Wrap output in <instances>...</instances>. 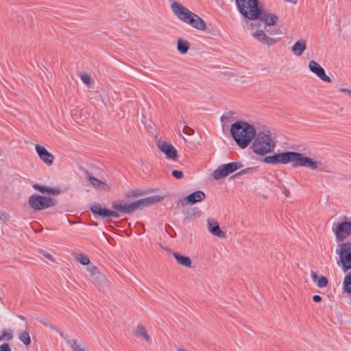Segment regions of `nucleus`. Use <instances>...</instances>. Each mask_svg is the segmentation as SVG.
Wrapping results in <instances>:
<instances>
[{"mask_svg":"<svg viewBox=\"0 0 351 351\" xmlns=\"http://www.w3.org/2000/svg\"><path fill=\"white\" fill-rule=\"evenodd\" d=\"M49 191H46L47 193H51L53 195H58L60 193V190L57 189H49L48 188Z\"/></svg>","mask_w":351,"mask_h":351,"instance_id":"obj_41","label":"nucleus"},{"mask_svg":"<svg viewBox=\"0 0 351 351\" xmlns=\"http://www.w3.org/2000/svg\"><path fill=\"white\" fill-rule=\"evenodd\" d=\"M230 132L238 145L247 147L256 135L255 128L250 124L239 121L231 125Z\"/></svg>","mask_w":351,"mask_h":351,"instance_id":"obj_3","label":"nucleus"},{"mask_svg":"<svg viewBox=\"0 0 351 351\" xmlns=\"http://www.w3.org/2000/svg\"><path fill=\"white\" fill-rule=\"evenodd\" d=\"M13 337V334L11 330H3L0 335V341H9Z\"/></svg>","mask_w":351,"mask_h":351,"instance_id":"obj_32","label":"nucleus"},{"mask_svg":"<svg viewBox=\"0 0 351 351\" xmlns=\"http://www.w3.org/2000/svg\"><path fill=\"white\" fill-rule=\"evenodd\" d=\"M322 163L312 158L304 156L302 154L293 152L292 167H306L311 170H321Z\"/></svg>","mask_w":351,"mask_h":351,"instance_id":"obj_6","label":"nucleus"},{"mask_svg":"<svg viewBox=\"0 0 351 351\" xmlns=\"http://www.w3.org/2000/svg\"><path fill=\"white\" fill-rule=\"evenodd\" d=\"M87 179L91 186L96 190L101 192L108 193L111 191V186L105 180H99L87 173Z\"/></svg>","mask_w":351,"mask_h":351,"instance_id":"obj_14","label":"nucleus"},{"mask_svg":"<svg viewBox=\"0 0 351 351\" xmlns=\"http://www.w3.org/2000/svg\"><path fill=\"white\" fill-rule=\"evenodd\" d=\"M43 255L46 258H47L48 260H49V261H51L52 262H55L56 261L54 257L51 254H49L48 252H43Z\"/></svg>","mask_w":351,"mask_h":351,"instance_id":"obj_39","label":"nucleus"},{"mask_svg":"<svg viewBox=\"0 0 351 351\" xmlns=\"http://www.w3.org/2000/svg\"><path fill=\"white\" fill-rule=\"evenodd\" d=\"M73 256L75 260L83 265H88L90 262L89 258L84 254L77 253L74 254Z\"/></svg>","mask_w":351,"mask_h":351,"instance_id":"obj_28","label":"nucleus"},{"mask_svg":"<svg viewBox=\"0 0 351 351\" xmlns=\"http://www.w3.org/2000/svg\"><path fill=\"white\" fill-rule=\"evenodd\" d=\"M72 351H88V349L84 342L82 340L71 339L67 341Z\"/></svg>","mask_w":351,"mask_h":351,"instance_id":"obj_21","label":"nucleus"},{"mask_svg":"<svg viewBox=\"0 0 351 351\" xmlns=\"http://www.w3.org/2000/svg\"><path fill=\"white\" fill-rule=\"evenodd\" d=\"M343 289L346 293H351V271L344 278L343 282Z\"/></svg>","mask_w":351,"mask_h":351,"instance_id":"obj_30","label":"nucleus"},{"mask_svg":"<svg viewBox=\"0 0 351 351\" xmlns=\"http://www.w3.org/2000/svg\"><path fill=\"white\" fill-rule=\"evenodd\" d=\"M339 261L344 271L351 269V241H346L339 244L336 249Z\"/></svg>","mask_w":351,"mask_h":351,"instance_id":"obj_7","label":"nucleus"},{"mask_svg":"<svg viewBox=\"0 0 351 351\" xmlns=\"http://www.w3.org/2000/svg\"><path fill=\"white\" fill-rule=\"evenodd\" d=\"M87 271L90 274V278H93L95 276H96L97 274L100 273V271L97 267L95 266H91L88 268H87Z\"/></svg>","mask_w":351,"mask_h":351,"instance_id":"obj_33","label":"nucleus"},{"mask_svg":"<svg viewBox=\"0 0 351 351\" xmlns=\"http://www.w3.org/2000/svg\"><path fill=\"white\" fill-rule=\"evenodd\" d=\"M339 91L346 93L351 98V89L341 88Z\"/></svg>","mask_w":351,"mask_h":351,"instance_id":"obj_42","label":"nucleus"},{"mask_svg":"<svg viewBox=\"0 0 351 351\" xmlns=\"http://www.w3.org/2000/svg\"><path fill=\"white\" fill-rule=\"evenodd\" d=\"M250 146L253 152L259 156H265L272 152L276 147V142L269 132H260L254 138Z\"/></svg>","mask_w":351,"mask_h":351,"instance_id":"obj_4","label":"nucleus"},{"mask_svg":"<svg viewBox=\"0 0 351 351\" xmlns=\"http://www.w3.org/2000/svg\"><path fill=\"white\" fill-rule=\"evenodd\" d=\"M224 168V170L226 171L227 174L230 173L239 169L243 167V164L241 162H234L228 164H225L222 165Z\"/></svg>","mask_w":351,"mask_h":351,"instance_id":"obj_27","label":"nucleus"},{"mask_svg":"<svg viewBox=\"0 0 351 351\" xmlns=\"http://www.w3.org/2000/svg\"><path fill=\"white\" fill-rule=\"evenodd\" d=\"M293 152H287L280 154H275L273 156H266L264 162L268 164H287L293 162Z\"/></svg>","mask_w":351,"mask_h":351,"instance_id":"obj_11","label":"nucleus"},{"mask_svg":"<svg viewBox=\"0 0 351 351\" xmlns=\"http://www.w3.org/2000/svg\"><path fill=\"white\" fill-rule=\"evenodd\" d=\"M256 19L263 22L265 25L267 26L275 25L278 21V17L274 14L263 12L259 10V14Z\"/></svg>","mask_w":351,"mask_h":351,"instance_id":"obj_19","label":"nucleus"},{"mask_svg":"<svg viewBox=\"0 0 351 351\" xmlns=\"http://www.w3.org/2000/svg\"><path fill=\"white\" fill-rule=\"evenodd\" d=\"M91 211L101 218H118L119 215L117 212L110 210L102 208L99 204H94L90 208Z\"/></svg>","mask_w":351,"mask_h":351,"instance_id":"obj_16","label":"nucleus"},{"mask_svg":"<svg viewBox=\"0 0 351 351\" xmlns=\"http://www.w3.org/2000/svg\"><path fill=\"white\" fill-rule=\"evenodd\" d=\"M141 192H138V191H134L132 193V196L133 197H138V196H141Z\"/></svg>","mask_w":351,"mask_h":351,"instance_id":"obj_45","label":"nucleus"},{"mask_svg":"<svg viewBox=\"0 0 351 351\" xmlns=\"http://www.w3.org/2000/svg\"><path fill=\"white\" fill-rule=\"evenodd\" d=\"M308 69L322 81L326 82H331V79L326 74L324 69L316 61L311 60L308 63Z\"/></svg>","mask_w":351,"mask_h":351,"instance_id":"obj_15","label":"nucleus"},{"mask_svg":"<svg viewBox=\"0 0 351 351\" xmlns=\"http://www.w3.org/2000/svg\"><path fill=\"white\" fill-rule=\"evenodd\" d=\"M311 276L313 281L316 283L319 288H325L328 285V280L325 276H319L315 271H313L311 272Z\"/></svg>","mask_w":351,"mask_h":351,"instance_id":"obj_24","label":"nucleus"},{"mask_svg":"<svg viewBox=\"0 0 351 351\" xmlns=\"http://www.w3.org/2000/svg\"><path fill=\"white\" fill-rule=\"evenodd\" d=\"M313 300L315 302H319L322 300V297L318 295H315L313 296Z\"/></svg>","mask_w":351,"mask_h":351,"instance_id":"obj_43","label":"nucleus"},{"mask_svg":"<svg viewBox=\"0 0 351 351\" xmlns=\"http://www.w3.org/2000/svg\"><path fill=\"white\" fill-rule=\"evenodd\" d=\"M173 256L180 265L186 268L192 267V261L189 256L182 255L178 252H173Z\"/></svg>","mask_w":351,"mask_h":351,"instance_id":"obj_22","label":"nucleus"},{"mask_svg":"<svg viewBox=\"0 0 351 351\" xmlns=\"http://www.w3.org/2000/svg\"><path fill=\"white\" fill-rule=\"evenodd\" d=\"M35 149L40 159L42 160L45 165L51 166L53 164L54 157L45 147L37 144L35 145Z\"/></svg>","mask_w":351,"mask_h":351,"instance_id":"obj_17","label":"nucleus"},{"mask_svg":"<svg viewBox=\"0 0 351 351\" xmlns=\"http://www.w3.org/2000/svg\"><path fill=\"white\" fill-rule=\"evenodd\" d=\"M82 81L86 85H88L91 82V78L87 73H83L80 75Z\"/></svg>","mask_w":351,"mask_h":351,"instance_id":"obj_34","label":"nucleus"},{"mask_svg":"<svg viewBox=\"0 0 351 351\" xmlns=\"http://www.w3.org/2000/svg\"><path fill=\"white\" fill-rule=\"evenodd\" d=\"M239 12L247 19L256 20L259 14L258 0H235Z\"/></svg>","mask_w":351,"mask_h":351,"instance_id":"obj_5","label":"nucleus"},{"mask_svg":"<svg viewBox=\"0 0 351 351\" xmlns=\"http://www.w3.org/2000/svg\"><path fill=\"white\" fill-rule=\"evenodd\" d=\"M19 338L25 346H29L31 343V339L29 332L27 331L20 332Z\"/></svg>","mask_w":351,"mask_h":351,"instance_id":"obj_31","label":"nucleus"},{"mask_svg":"<svg viewBox=\"0 0 351 351\" xmlns=\"http://www.w3.org/2000/svg\"><path fill=\"white\" fill-rule=\"evenodd\" d=\"M90 280L99 291H104L109 287L108 280L101 272Z\"/></svg>","mask_w":351,"mask_h":351,"instance_id":"obj_20","label":"nucleus"},{"mask_svg":"<svg viewBox=\"0 0 351 351\" xmlns=\"http://www.w3.org/2000/svg\"><path fill=\"white\" fill-rule=\"evenodd\" d=\"M213 176L215 180H218L222 178L226 177L228 174L221 165L214 171Z\"/></svg>","mask_w":351,"mask_h":351,"instance_id":"obj_29","label":"nucleus"},{"mask_svg":"<svg viewBox=\"0 0 351 351\" xmlns=\"http://www.w3.org/2000/svg\"><path fill=\"white\" fill-rule=\"evenodd\" d=\"M306 49V43L304 40L300 39L291 47V51L296 56H302V53Z\"/></svg>","mask_w":351,"mask_h":351,"instance_id":"obj_23","label":"nucleus"},{"mask_svg":"<svg viewBox=\"0 0 351 351\" xmlns=\"http://www.w3.org/2000/svg\"><path fill=\"white\" fill-rule=\"evenodd\" d=\"M34 189L36 190H38V191L41 193H46V191H49L48 188H45L44 186H40L39 184H34L33 185Z\"/></svg>","mask_w":351,"mask_h":351,"instance_id":"obj_35","label":"nucleus"},{"mask_svg":"<svg viewBox=\"0 0 351 351\" xmlns=\"http://www.w3.org/2000/svg\"><path fill=\"white\" fill-rule=\"evenodd\" d=\"M170 8L173 14L180 21L198 30L206 29V23L204 20L182 3L173 1L171 3Z\"/></svg>","mask_w":351,"mask_h":351,"instance_id":"obj_1","label":"nucleus"},{"mask_svg":"<svg viewBox=\"0 0 351 351\" xmlns=\"http://www.w3.org/2000/svg\"><path fill=\"white\" fill-rule=\"evenodd\" d=\"M28 204L34 210H40L54 206L56 201L49 197L32 195L28 199Z\"/></svg>","mask_w":351,"mask_h":351,"instance_id":"obj_9","label":"nucleus"},{"mask_svg":"<svg viewBox=\"0 0 351 351\" xmlns=\"http://www.w3.org/2000/svg\"><path fill=\"white\" fill-rule=\"evenodd\" d=\"M157 146L165 154L167 158L172 160L178 159V152L171 143L167 141H161L157 143Z\"/></svg>","mask_w":351,"mask_h":351,"instance_id":"obj_12","label":"nucleus"},{"mask_svg":"<svg viewBox=\"0 0 351 351\" xmlns=\"http://www.w3.org/2000/svg\"><path fill=\"white\" fill-rule=\"evenodd\" d=\"M326 172H327V173H332L331 171H326Z\"/></svg>","mask_w":351,"mask_h":351,"instance_id":"obj_48","label":"nucleus"},{"mask_svg":"<svg viewBox=\"0 0 351 351\" xmlns=\"http://www.w3.org/2000/svg\"><path fill=\"white\" fill-rule=\"evenodd\" d=\"M0 351H11L10 346L8 343H3L0 346Z\"/></svg>","mask_w":351,"mask_h":351,"instance_id":"obj_37","label":"nucleus"},{"mask_svg":"<svg viewBox=\"0 0 351 351\" xmlns=\"http://www.w3.org/2000/svg\"><path fill=\"white\" fill-rule=\"evenodd\" d=\"M172 176L177 179H181L183 177V173L181 171L173 170L172 171Z\"/></svg>","mask_w":351,"mask_h":351,"instance_id":"obj_36","label":"nucleus"},{"mask_svg":"<svg viewBox=\"0 0 351 351\" xmlns=\"http://www.w3.org/2000/svg\"><path fill=\"white\" fill-rule=\"evenodd\" d=\"M183 132L185 133L187 135H191L194 133V130L189 127H184L182 130Z\"/></svg>","mask_w":351,"mask_h":351,"instance_id":"obj_38","label":"nucleus"},{"mask_svg":"<svg viewBox=\"0 0 351 351\" xmlns=\"http://www.w3.org/2000/svg\"><path fill=\"white\" fill-rule=\"evenodd\" d=\"M41 323H42L44 326H47V327H48V328H49V324H51L50 323H48L47 322H45V321H42V322H41Z\"/></svg>","mask_w":351,"mask_h":351,"instance_id":"obj_47","label":"nucleus"},{"mask_svg":"<svg viewBox=\"0 0 351 351\" xmlns=\"http://www.w3.org/2000/svg\"><path fill=\"white\" fill-rule=\"evenodd\" d=\"M134 335L136 337L143 339L147 343H151L152 341L147 330L143 326L138 325L135 329Z\"/></svg>","mask_w":351,"mask_h":351,"instance_id":"obj_26","label":"nucleus"},{"mask_svg":"<svg viewBox=\"0 0 351 351\" xmlns=\"http://www.w3.org/2000/svg\"><path fill=\"white\" fill-rule=\"evenodd\" d=\"M332 232L337 241H343L351 237V219L344 217L343 220L332 226Z\"/></svg>","mask_w":351,"mask_h":351,"instance_id":"obj_8","label":"nucleus"},{"mask_svg":"<svg viewBox=\"0 0 351 351\" xmlns=\"http://www.w3.org/2000/svg\"><path fill=\"white\" fill-rule=\"evenodd\" d=\"M49 328L51 330H53L55 332H59L60 335V336H62V334L61 332H60L58 329L52 324H49Z\"/></svg>","mask_w":351,"mask_h":351,"instance_id":"obj_44","label":"nucleus"},{"mask_svg":"<svg viewBox=\"0 0 351 351\" xmlns=\"http://www.w3.org/2000/svg\"><path fill=\"white\" fill-rule=\"evenodd\" d=\"M190 47V43L188 40L179 38L177 40V50L179 53L185 55L188 53Z\"/></svg>","mask_w":351,"mask_h":351,"instance_id":"obj_25","label":"nucleus"},{"mask_svg":"<svg viewBox=\"0 0 351 351\" xmlns=\"http://www.w3.org/2000/svg\"><path fill=\"white\" fill-rule=\"evenodd\" d=\"M206 197L205 193L202 191H196L187 195L182 201V204L193 205L195 203L202 202Z\"/></svg>","mask_w":351,"mask_h":351,"instance_id":"obj_18","label":"nucleus"},{"mask_svg":"<svg viewBox=\"0 0 351 351\" xmlns=\"http://www.w3.org/2000/svg\"><path fill=\"white\" fill-rule=\"evenodd\" d=\"M287 3H291L293 4H296L298 2V0H284Z\"/></svg>","mask_w":351,"mask_h":351,"instance_id":"obj_46","label":"nucleus"},{"mask_svg":"<svg viewBox=\"0 0 351 351\" xmlns=\"http://www.w3.org/2000/svg\"><path fill=\"white\" fill-rule=\"evenodd\" d=\"M250 27L252 29H257L252 33V36L254 38H255L257 41L266 45H274L276 43V40L267 36L265 32V30L262 29H258L260 27L258 21H254L250 23Z\"/></svg>","mask_w":351,"mask_h":351,"instance_id":"obj_10","label":"nucleus"},{"mask_svg":"<svg viewBox=\"0 0 351 351\" xmlns=\"http://www.w3.org/2000/svg\"><path fill=\"white\" fill-rule=\"evenodd\" d=\"M253 169H254V168H247V169H243V170L240 171L239 172H238L236 175H234V176H237L238 175L245 174L250 171H253Z\"/></svg>","mask_w":351,"mask_h":351,"instance_id":"obj_40","label":"nucleus"},{"mask_svg":"<svg viewBox=\"0 0 351 351\" xmlns=\"http://www.w3.org/2000/svg\"><path fill=\"white\" fill-rule=\"evenodd\" d=\"M163 197L160 195H152L146 197L131 203H127L122 200L113 202L112 208L117 213L130 214L132 212L143 209L145 207L160 202Z\"/></svg>","mask_w":351,"mask_h":351,"instance_id":"obj_2","label":"nucleus"},{"mask_svg":"<svg viewBox=\"0 0 351 351\" xmlns=\"http://www.w3.org/2000/svg\"><path fill=\"white\" fill-rule=\"evenodd\" d=\"M206 226L208 232L213 236L219 239H224L226 237V233L221 230L217 219L208 217L206 219Z\"/></svg>","mask_w":351,"mask_h":351,"instance_id":"obj_13","label":"nucleus"}]
</instances>
